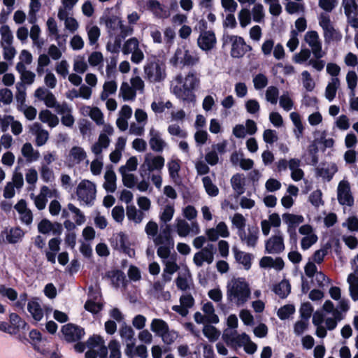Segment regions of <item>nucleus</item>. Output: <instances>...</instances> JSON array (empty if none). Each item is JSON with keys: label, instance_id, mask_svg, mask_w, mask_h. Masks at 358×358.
Instances as JSON below:
<instances>
[{"label": "nucleus", "instance_id": "nucleus-1", "mask_svg": "<svg viewBox=\"0 0 358 358\" xmlns=\"http://www.w3.org/2000/svg\"><path fill=\"white\" fill-rule=\"evenodd\" d=\"M200 84V79L193 71L187 75L176 76L171 84V92L179 99L184 102L195 104L196 95L193 91L197 89Z\"/></svg>", "mask_w": 358, "mask_h": 358}, {"label": "nucleus", "instance_id": "nucleus-2", "mask_svg": "<svg viewBox=\"0 0 358 358\" xmlns=\"http://www.w3.org/2000/svg\"><path fill=\"white\" fill-rule=\"evenodd\" d=\"M226 296L228 301L237 307L244 306L250 299L249 283L243 278H234L227 284Z\"/></svg>", "mask_w": 358, "mask_h": 358}, {"label": "nucleus", "instance_id": "nucleus-3", "mask_svg": "<svg viewBox=\"0 0 358 358\" xmlns=\"http://www.w3.org/2000/svg\"><path fill=\"white\" fill-rule=\"evenodd\" d=\"M222 338L231 348L237 349L243 347L248 354H254L257 349V345L245 333L238 334L236 330L226 329L222 333Z\"/></svg>", "mask_w": 358, "mask_h": 358}, {"label": "nucleus", "instance_id": "nucleus-4", "mask_svg": "<svg viewBox=\"0 0 358 358\" xmlns=\"http://www.w3.org/2000/svg\"><path fill=\"white\" fill-rule=\"evenodd\" d=\"M169 226L166 225L162 228L159 233L158 224L153 221L150 220L145 227V232L149 239H151L155 245L166 243L170 241V229Z\"/></svg>", "mask_w": 358, "mask_h": 358}, {"label": "nucleus", "instance_id": "nucleus-5", "mask_svg": "<svg viewBox=\"0 0 358 358\" xmlns=\"http://www.w3.org/2000/svg\"><path fill=\"white\" fill-rule=\"evenodd\" d=\"M96 185L88 180H82L76 187L78 200L85 205H92L96 198Z\"/></svg>", "mask_w": 358, "mask_h": 358}, {"label": "nucleus", "instance_id": "nucleus-6", "mask_svg": "<svg viewBox=\"0 0 358 358\" xmlns=\"http://www.w3.org/2000/svg\"><path fill=\"white\" fill-rule=\"evenodd\" d=\"M199 56L196 52L190 50L187 46L178 48L174 56L171 59V62L174 66H190L194 65L199 62Z\"/></svg>", "mask_w": 358, "mask_h": 358}, {"label": "nucleus", "instance_id": "nucleus-7", "mask_svg": "<svg viewBox=\"0 0 358 358\" xmlns=\"http://www.w3.org/2000/svg\"><path fill=\"white\" fill-rule=\"evenodd\" d=\"M318 23L323 31L326 43L338 42L342 39V34L336 29L331 21L330 17L326 13H321L318 17Z\"/></svg>", "mask_w": 358, "mask_h": 358}, {"label": "nucleus", "instance_id": "nucleus-8", "mask_svg": "<svg viewBox=\"0 0 358 358\" xmlns=\"http://www.w3.org/2000/svg\"><path fill=\"white\" fill-rule=\"evenodd\" d=\"M146 78L152 83L160 82L166 77L165 64L159 60L150 62L144 67Z\"/></svg>", "mask_w": 358, "mask_h": 358}, {"label": "nucleus", "instance_id": "nucleus-9", "mask_svg": "<svg viewBox=\"0 0 358 358\" xmlns=\"http://www.w3.org/2000/svg\"><path fill=\"white\" fill-rule=\"evenodd\" d=\"M175 229L177 234L181 238H185L189 235H197L201 232L200 226L196 221L188 222L180 217H178L175 220Z\"/></svg>", "mask_w": 358, "mask_h": 358}, {"label": "nucleus", "instance_id": "nucleus-10", "mask_svg": "<svg viewBox=\"0 0 358 358\" xmlns=\"http://www.w3.org/2000/svg\"><path fill=\"white\" fill-rule=\"evenodd\" d=\"M164 164L165 159L162 156L148 153L145 155L143 163L141 166V175L143 176V173L146 171L149 173L155 171H160Z\"/></svg>", "mask_w": 358, "mask_h": 358}, {"label": "nucleus", "instance_id": "nucleus-11", "mask_svg": "<svg viewBox=\"0 0 358 358\" xmlns=\"http://www.w3.org/2000/svg\"><path fill=\"white\" fill-rule=\"evenodd\" d=\"M304 41L311 48L314 57L320 59L325 55V52L322 50V41L320 36L316 31H308L304 36Z\"/></svg>", "mask_w": 358, "mask_h": 358}, {"label": "nucleus", "instance_id": "nucleus-12", "mask_svg": "<svg viewBox=\"0 0 358 358\" xmlns=\"http://www.w3.org/2000/svg\"><path fill=\"white\" fill-rule=\"evenodd\" d=\"M120 336L125 345L124 353L127 356H132L135 345L134 331L125 323H123L119 330Z\"/></svg>", "mask_w": 358, "mask_h": 358}, {"label": "nucleus", "instance_id": "nucleus-13", "mask_svg": "<svg viewBox=\"0 0 358 358\" xmlns=\"http://www.w3.org/2000/svg\"><path fill=\"white\" fill-rule=\"evenodd\" d=\"M299 232L302 236L300 243L303 250H308L312 245L315 244L318 240L315 230L309 224L301 226L299 229Z\"/></svg>", "mask_w": 358, "mask_h": 358}, {"label": "nucleus", "instance_id": "nucleus-14", "mask_svg": "<svg viewBox=\"0 0 358 358\" xmlns=\"http://www.w3.org/2000/svg\"><path fill=\"white\" fill-rule=\"evenodd\" d=\"M215 248L213 244H208L200 251L196 252L193 257V262L198 267H201L204 263L210 264L214 261Z\"/></svg>", "mask_w": 358, "mask_h": 358}, {"label": "nucleus", "instance_id": "nucleus-15", "mask_svg": "<svg viewBox=\"0 0 358 358\" xmlns=\"http://www.w3.org/2000/svg\"><path fill=\"white\" fill-rule=\"evenodd\" d=\"M149 145L150 148L157 152H162L167 146V143L162 138L161 132L151 127L149 129Z\"/></svg>", "mask_w": 358, "mask_h": 358}, {"label": "nucleus", "instance_id": "nucleus-16", "mask_svg": "<svg viewBox=\"0 0 358 358\" xmlns=\"http://www.w3.org/2000/svg\"><path fill=\"white\" fill-rule=\"evenodd\" d=\"M34 96L39 101H43L48 108H55V110L58 108V106L61 105L57 101V99L52 92L42 87L36 90Z\"/></svg>", "mask_w": 358, "mask_h": 358}, {"label": "nucleus", "instance_id": "nucleus-17", "mask_svg": "<svg viewBox=\"0 0 358 358\" xmlns=\"http://www.w3.org/2000/svg\"><path fill=\"white\" fill-rule=\"evenodd\" d=\"M87 159L85 150L80 146H73L66 156L65 163L69 167L80 164Z\"/></svg>", "mask_w": 358, "mask_h": 358}, {"label": "nucleus", "instance_id": "nucleus-18", "mask_svg": "<svg viewBox=\"0 0 358 358\" xmlns=\"http://www.w3.org/2000/svg\"><path fill=\"white\" fill-rule=\"evenodd\" d=\"M259 229L255 226H248L244 231L238 233V236L244 244L249 248H255L259 238Z\"/></svg>", "mask_w": 358, "mask_h": 358}, {"label": "nucleus", "instance_id": "nucleus-19", "mask_svg": "<svg viewBox=\"0 0 358 358\" xmlns=\"http://www.w3.org/2000/svg\"><path fill=\"white\" fill-rule=\"evenodd\" d=\"M62 332L64 339L68 342L78 341L85 335V331L83 328L73 324L64 325L62 328Z\"/></svg>", "mask_w": 358, "mask_h": 358}, {"label": "nucleus", "instance_id": "nucleus-20", "mask_svg": "<svg viewBox=\"0 0 358 358\" xmlns=\"http://www.w3.org/2000/svg\"><path fill=\"white\" fill-rule=\"evenodd\" d=\"M229 38L231 43V55L234 58L243 57L251 49L242 37L231 36Z\"/></svg>", "mask_w": 358, "mask_h": 358}, {"label": "nucleus", "instance_id": "nucleus-21", "mask_svg": "<svg viewBox=\"0 0 358 358\" xmlns=\"http://www.w3.org/2000/svg\"><path fill=\"white\" fill-rule=\"evenodd\" d=\"M338 200L341 205L352 206L354 200L350 192L349 182L345 180H341L337 189Z\"/></svg>", "mask_w": 358, "mask_h": 358}, {"label": "nucleus", "instance_id": "nucleus-22", "mask_svg": "<svg viewBox=\"0 0 358 358\" xmlns=\"http://www.w3.org/2000/svg\"><path fill=\"white\" fill-rule=\"evenodd\" d=\"M57 191L56 189H50L46 186L41 187L38 195L35 196L31 194V198L34 200L36 207L38 210H43L46 206L48 197L57 196Z\"/></svg>", "mask_w": 358, "mask_h": 358}, {"label": "nucleus", "instance_id": "nucleus-23", "mask_svg": "<svg viewBox=\"0 0 358 358\" xmlns=\"http://www.w3.org/2000/svg\"><path fill=\"white\" fill-rule=\"evenodd\" d=\"M229 230L224 222H220L215 227L209 228L206 230V235L211 241H217L220 237L227 238L229 236Z\"/></svg>", "mask_w": 358, "mask_h": 358}, {"label": "nucleus", "instance_id": "nucleus-24", "mask_svg": "<svg viewBox=\"0 0 358 358\" xmlns=\"http://www.w3.org/2000/svg\"><path fill=\"white\" fill-rule=\"evenodd\" d=\"M87 348L94 352L101 358H106L108 350L104 345L103 338L99 336H93L87 342Z\"/></svg>", "mask_w": 358, "mask_h": 358}, {"label": "nucleus", "instance_id": "nucleus-25", "mask_svg": "<svg viewBox=\"0 0 358 358\" xmlns=\"http://www.w3.org/2000/svg\"><path fill=\"white\" fill-rule=\"evenodd\" d=\"M216 43V37L211 31H202L198 37L197 45L204 51L210 50Z\"/></svg>", "mask_w": 358, "mask_h": 358}, {"label": "nucleus", "instance_id": "nucleus-26", "mask_svg": "<svg viewBox=\"0 0 358 358\" xmlns=\"http://www.w3.org/2000/svg\"><path fill=\"white\" fill-rule=\"evenodd\" d=\"M56 112L61 115V122L67 127H72L75 123V118L72 115V108L66 102L58 106Z\"/></svg>", "mask_w": 358, "mask_h": 358}, {"label": "nucleus", "instance_id": "nucleus-27", "mask_svg": "<svg viewBox=\"0 0 358 358\" xmlns=\"http://www.w3.org/2000/svg\"><path fill=\"white\" fill-rule=\"evenodd\" d=\"M266 252L268 254H279L285 250L283 238L280 235L271 236L265 244Z\"/></svg>", "mask_w": 358, "mask_h": 358}, {"label": "nucleus", "instance_id": "nucleus-28", "mask_svg": "<svg viewBox=\"0 0 358 358\" xmlns=\"http://www.w3.org/2000/svg\"><path fill=\"white\" fill-rule=\"evenodd\" d=\"M38 230L43 234L60 235L62 232V226L59 223H52L47 219H43L38 223Z\"/></svg>", "mask_w": 358, "mask_h": 358}, {"label": "nucleus", "instance_id": "nucleus-29", "mask_svg": "<svg viewBox=\"0 0 358 358\" xmlns=\"http://www.w3.org/2000/svg\"><path fill=\"white\" fill-rule=\"evenodd\" d=\"M282 220L287 225V231L293 236L295 240V233L294 231L296 226L301 224L304 221V217L301 215H295L292 213H284L282 215Z\"/></svg>", "mask_w": 358, "mask_h": 358}, {"label": "nucleus", "instance_id": "nucleus-30", "mask_svg": "<svg viewBox=\"0 0 358 358\" xmlns=\"http://www.w3.org/2000/svg\"><path fill=\"white\" fill-rule=\"evenodd\" d=\"M259 266L263 268H273L275 271H281L285 266V262L281 257L273 258L265 256L260 259Z\"/></svg>", "mask_w": 358, "mask_h": 358}, {"label": "nucleus", "instance_id": "nucleus-31", "mask_svg": "<svg viewBox=\"0 0 358 358\" xmlns=\"http://www.w3.org/2000/svg\"><path fill=\"white\" fill-rule=\"evenodd\" d=\"M80 113L84 116H89L96 124H103L104 119L101 110L97 107L84 106L80 108Z\"/></svg>", "mask_w": 358, "mask_h": 358}, {"label": "nucleus", "instance_id": "nucleus-32", "mask_svg": "<svg viewBox=\"0 0 358 358\" xmlns=\"http://www.w3.org/2000/svg\"><path fill=\"white\" fill-rule=\"evenodd\" d=\"M15 209L20 215V219L22 222L29 225L33 221V215L31 211L27 208V203L24 200L19 201L15 206Z\"/></svg>", "mask_w": 358, "mask_h": 358}, {"label": "nucleus", "instance_id": "nucleus-33", "mask_svg": "<svg viewBox=\"0 0 358 358\" xmlns=\"http://www.w3.org/2000/svg\"><path fill=\"white\" fill-rule=\"evenodd\" d=\"M281 224V219L278 213H273L268 215V219L263 220L261 222V228L262 234L268 236L270 233L271 227L278 228Z\"/></svg>", "mask_w": 358, "mask_h": 358}, {"label": "nucleus", "instance_id": "nucleus-34", "mask_svg": "<svg viewBox=\"0 0 358 358\" xmlns=\"http://www.w3.org/2000/svg\"><path fill=\"white\" fill-rule=\"evenodd\" d=\"M27 310L33 319L36 321H41L43 317L44 312L37 298H32L29 301Z\"/></svg>", "mask_w": 358, "mask_h": 358}, {"label": "nucleus", "instance_id": "nucleus-35", "mask_svg": "<svg viewBox=\"0 0 358 358\" xmlns=\"http://www.w3.org/2000/svg\"><path fill=\"white\" fill-rule=\"evenodd\" d=\"M169 175L171 180L175 183L180 182V161L176 158H171L166 164Z\"/></svg>", "mask_w": 358, "mask_h": 358}, {"label": "nucleus", "instance_id": "nucleus-36", "mask_svg": "<svg viewBox=\"0 0 358 358\" xmlns=\"http://www.w3.org/2000/svg\"><path fill=\"white\" fill-rule=\"evenodd\" d=\"M233 252L236 261L241 264L245 270H249L252 265L253 255L250 253L239 250L236 248H233Z\"/></svg>", "mask_w": 358, "mask_h": 358}, {"label": "nucleus", "instance_id": "nucleus-37", "mask_svg": "<svg viewBox=\"0 0 358 358\" xmlns=\"http://www.w3.org/2000/svg\"><path fill=\"white\" fill-rule=\"evenodd\" d=\"M21 153L28 163L36 162L40 157L39 151L35 150L30 143L23 144Z\"/></svg>", "mask_w": 358, "mask_h": 358}, {"label": "nucleus", "instance_id": "nucleus-38", "mask_svg": "<svg viewBox=\"0 0 358 358\" xmlns=\"http://www.w3.org/2000/svg\"><path fill=\"white\" fill-rule=\"evenodd\" d=\"M38 119L51 128L57 127L59 122L58 117L48 109L40 111Z\"/></svg>", "mask_w": 358, "mask_h": 358}, {"label": "nucleus", "instance_id": "nucleus-39", "mask_svg": "<svg viewBox=\"0 0 358 358\" xmlns=\"http://www.w3.org/2000/svg\"><path fill=\"white\" fill-rule=\"evenodd\" d=\"M337 171V167L334 164H323L317 169V175L324 180L329 181Z\"/></svg>", "mask_w": 358, "mask_h": 358}, {"label": "nucleus", "instance_id": "nucleus-40", "mask_svg": "<svg viewBox=\"0 0 358 358\" xmlns=\"http://www.w3.org/2000/svg\"><path fill=\"white\" fill-rule=\"evenodd\" d=\"M175 214V206L173 203H167L161 208L159 218L160 222L167 223L172 220Z\"/></svg>", "mask_w": 358, "mask_h": 358}, {"label": "nucleus", "instance_id": "nucleus-41", "mask_svg": "<svg viewBox=\"0 0 358 358\" xmlns=\"http://www.w3.org/2000/svg\"><path fill=\"white\" fill-rule=\"evenodd\" d=\"M126 215L127 219L136 224L141 223L144 219L143 212L138 210L134 206H129L127 207Z\"/></svg>", "mask_w": 358, "mask_h": 358}, {"label": "nucleus", "instance_id": "nucleus-42", "mask_svg": "<svg viewBox=\"0 0 358 358\" xmlns=\"http://www.w3.org/2000/svg\"><path fill=\"white\" fill-rule=\"evenodd\" d=\"M340 86V80L338 78H332L327 84L324 96L329 101H332L336 94L338 88Z\"/></svg>", "mask_w": 358, "mask_h": 358}, {"label": "nucleus", "instance_id": "nucleus-43", "mask_svg": "<svg viewBox=\"0 0 358 358\" xmlns=\"http://www.w3.org/2000/svg\"><path fill=\"white\" fill-rule=\"evenodd\" d=\"M342 6L348 19L358 14V0H342Z\"/></svg>", "mask_w": 358, "mask_h": 358}, {"label": "nucleus", "instance_id": "nucleus-44", "mask_svg": "<svg viewBox=\"0 0 358 358\" xmlns=\"http://www.w3.org/2000/svg\"><path fill=\"white\" fill-rule=\"evenodd\" d=\"M289 118L294 126V135L296 138L299 139L302 136L304 130L301 115L296 112H292L289 114Z\"/></svg>", "mask_w": 358, "mask_h": 358}, {"label": "nucleus", "instance_id": "nucleus-45", "mask_svg": "<svg viewBox=\"0 0 358 358\" xmlns=\"http://www.w3.org/2000/svg\"><path fill=\"white\" fill-rule=\"evenodd\" d=\"M119 94L125 101H134L136 96V92L134 89H133V87L126 82L122 83Z\"/></svg>", "mask_w": 358, "mask_h": 358}, {"label": "nucleus", "instance_id": "nucleus-46", "mask_svg": "<svg viewBox=\"0 0 358 358\" xmlns=\"http://www.w3.org/2000/svg\"><path fill=\"white\" fill-rule=\"evenodd\" d=\"M104 189L109 192H114L116 189V175L113 170H107L104 174Z\"/></svg>", "mask_w": 358, "mask_h": 358}, {"label": "nucleus", "instance_id": "nucleus-47", "mask_svg": "<svg viewBox=\"0 0 358 358\" xmlns=\"http://www.w3.org/2000/svg\"><path fill=\"white\" fill-rule=\"evenodd\" d=\"M110 142L109 138L99 135L97 141L92 145L91 150L94 155H99L103 149H106L109 146Z\"/></svg>", "mask_w": 358, "mask_h": 358}, {"label": "nucleus", "instance_id": "nucleus-48", "mask_svg": "<svg viewBox=\"0 0 358 358\" xmlns=\"http://www.w3.org/2000/svg\"><path fill=\"white\" fill-rule=\"evenodd\" d=\"M117 89V83L115 80L106 81L103 85V90L100 94L101 101L106 100L109 96L114 94Z\"/></svg>", "mask_w": 358, "mask_h": 358}, {"label": "nucleus", "instance_id": "nucleus-49", "mask_svg": "<svg viewBox=\"0 0 358 358\" xmlns=\"http://www.w3.org/2000/svg\"><path fill=\"white\" fill-rule=\"evenodd\" d=\"M0 45H11L13 42V34L10 28V27L7 24H3L0 27Z\"/></svg>", "mask_w": 358, "mask_h": 358}, {"label": "nucleus", "instance_id": "nucleus-50", "mask_svg": "<svg viewBox=\"0 0 358 358\" xmlns=\"http://www.w3.org/2000/svg\"><path fill=\"white\" fill-rule=\"evenodd\" d=\"M114 243L115 248L123 250L124 252H129V243L128 240V236L122 233H118L114 236Z\"/></svg>", "mask_w": 358, "mask_h": 358}, {"label": "nucleus", "instance_id": "nucleus-51", "mask_svg": "<svg viewBox=\"0 0 358 358\" xmlns=\"http://www.w3.org/2000/svg\"><path fill=\"white\" fill-rule=\"evenodd\" d=\"M202 310L205 313L207 322L217 324L220 321L218 316L215 313V308L210 302L203 303Z\"/></svg>", "mask_w": 358, "mask_h": 358}, {"label": "nucleus", "instance_id": "nucleus-52", "mask_svg": "<svg viewBox=\"0 0 358 358\" xmlns=\"http://www.w3.org/2000/svg\"><path fill=\"white\" fill-rule=\"evenodd\" d=\"M349 284L350 295L355 301L358 300V276L355 273H350L347 279Z\"/></svg>", "mask_w": 358, "mask_h": 358}, {"label": "nucleus", "instance_id": "nucleus-53", "mask_svg": "<svg viewBox=\"0 0 358 358\" xmlns=\"http://www.w3.org/2000/svg\"><path fill=\"white\" fill-rule=\"evenodd\" d=\"M73 69L77 73L83 74L87 71L88 69V64L84 55H76L73 58Z\"/></svg>", "mask_w": 358, "mask_h": 358}, {"label": "nucleus", "instance_id": "nucleus-54", "mask_svg": "<svg viewBox=\"0 0 358 358\" xmlns=\"http://www.w3.org/2000/svg\"><path fill=\"white\" fill-rule=\"evenodd\" d=\"M233 189L241 195L245 192V177L241 174H236L231 179Z\"/></svg>", "mask_w": 358, "mask_h": 358}, {"label": "nucleus", "instance_id": "nucleus-55", "mask_svg": "<svg viewBox=\"0 0 358 358\" xmlns=\"http://www.w3.org/2000/svg\"><path fill=\"white\" fill-rule=\"evenodd\" d=\"M168 329L167 323L161 319H153L150 323L151 331L159 336L162 335Z\"/></svg>", "mask_w": 358, "mask_h": 358}, {"label": "nucleus", "instance_id": "nucleus-56", "mask_svg": "<svg viewBox=\"0 0 358 358\" xmlns=\"http://www.w3.org/2000/svg\"><path fill=\"white\" fill-rule=\"evenodd\" d=\"M156 245L158 246L157 250V255L162 259H166L169 257L171 249L173 246V240L170 235V241Z\"/></svg>", "mask_w": 358, "mask_h": 358}, {"label": "nucleus", "instance_id": "nucleus-57", "mask_svg": "<svg viewBox=\"0 0 358 358\" xmlns=\"http://www.w3.org/2000/svg\"><path fill=\"white\" fill-rule=\"evenodd\" d=\"M202 331L203 335L210 342L216 341L220 336V331L216 327L210 324H205Z\"/></svg>", "mask_w": 358, "mask_h": 358}, {"label": "nucleus", "instance_id": "nucleus-58", "mask_svg": "<svg viewBox=\"0 0 358 358\" xmlns=\"http://www.w3.org/2000/svg\"><path fill=\"white\" fill-rule=\"evenodd\" d=\"M99 296V293L96 294V296L90 295V299L86 301L85 304V308L87 311L96 314L99 313L102 308V304L99 301H94L93 299H96Z\"/></svg>", "mask_w": 358, "mask_h": 358}, {"label": "nucleus", "instance_id": "nucleus-59", "mask_svg": "<svg viewBox=\"0 0 358 358\" xmlns=\"http://www.w3.org/2000/svg\"><path fill=\"white\" fill-rule=\"evenodd\" d=\"M74 92V95H67L66 97L71 100L77 97H81L83 99L88 100L91 98L92 90L89 86L83 85L79 87L78 91H75Z\"/></svg>", "mask_w": 358, "mask_h": 358}, {"label": "nucleus", "instance_id": "nucleus-60", "mask_svg": "<svg viewBox=\"0 0 358 358\" xmlns=\"http://www.w3.org/2000/svg\"><path fill=\"white\" fill-rule=\"evenodd\" d=\"M231 222L233 227L238 230V234L243 231L245 229L246 219L241 213H235L232 217H230Z\"/></svg>", "mask_w": 358, "mask_h": 358}, {"label": "nucleus", "instance_id": "nucleus-61", "mask_svg": "<svg viewBox=\"0 0 358 358\" xmlns=\"http://www.w3.org/2000/svg\"><path fill=\"white\" fill-rule=\"evenodd\" d=\"M19 68L20 69H17L16 71L19 73L21 80L24 84L31 85L35 80V73L31 71L27 70V68H22L20 66Z\"/></svg>", "mask_w": 358, "mask_h": 358}, {"label": "nucleus", "instance_id": "nucleus-62", "mask_svg": "<svg viewBox=\"0 0 358 358\" xmlns=\"http://www.w3.org/2000/svg\"><path fill=\"white\" fill-rule=\"evenodd\" d=\"M291 289L290 285L287 280H282L273 289L274 292L280 298H285L289 294Z\"/></svg>", "mask_w": 358, "mask_h": 358}, {"label": "nucleus", "instance_id": "nucleus-63", "mask_svg": "<svg viewBox=\"0 0 358 358\" xmlns=\"http://www.w3.org/2000/svg\"><path fill=\"white\" fill-rule=\"evenodd\" d=\"M202 182L205 190L209 196H215L218 194L219 189L209 176H204L202 178Z\"/></svg>", "mask_w": 358, "mask_h": 358}, {"label": "nucleus", "instance_id": "nucleus-64", "mask_svg": "<svg viewBox=\"0 0 358 358\" xmlns=\"http://www.w3.org/2000/svg\"><path fill=\"white\" fill-rule=\"evenodd\" d=\"M280 106L285 111H290L294 106V101L291 98L288 92H285L279 98Z\"/></svg>", "mask_w": 358, "mask_h": 358}]
</instances>
